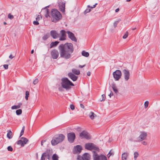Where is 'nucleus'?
Listing matches in <instances>:
<instances>
[{"mask_svg": "<svg viewBox=\"0 0 160 160\" xmlns=\"http://www.w3.org/2000/svg\"><path fill=\"white\" fill-rule=\"evenodd\" d=\"M60 57L65 59H68L72 56V54L73 52V45L70 43H66L64 44H62L58 47Z\"/></svg>", "mask_w": 160, "mask_h": 160, "instance_id": "obj_1", "label": "nucleus"}, {"mask_svg": "<svg viewBox=\"0 0 160 160\" xmlns=\"http://www.w3.org/2000/svg\"><path fill=\"white\" fill-rule=\"evenodd\" d=\"M60 13L56 9H53L51 11V20L53 22H57L62 18Z\"/></svg>", "mask_w": 160, "mask_h": 160, "instance_id": "obj_2", "label": "nucleus"}, {"mask_svg": "<svg viewBox=\"0 0 160 160\" xmlns=\"http://www.w3.org/2000/svg\"><path fill=\"white\" fill-rule=\"evenodd\" d=\"M61 80L62 86L63 88L66 90H69L71 88V86H74V85L67 78H63Z\"/></svg>", "mask_w": 160, "mask_h": 160, "instance_id": "obj_3", "label": "nucleus"}, {"mask_svg": "<svg viewBox=\"0 0 160 160\" xmlns=\"http://www.w3.org/2000/svg\"><path fill=\"white\" fill-rule=\"evenodd\" d=\"M65 138L64 136L62 134L56 136L51 141V144L52 145H56L58 143L62 142Z\"/></svg>", "mask_w": 160, "mask_h": 160, "instance_id": "obj_4", "label": "nucleus"}, {"mask_svg": "<svg viewBox=\"0 0 160 160\" xmlns=\"http://www.w3.org/2000/svg\"><path fill=\"white\" fill-rule=\"evenodd\" d=\"M85 149L89 150H94L98 151H99V149L98 147L92 143H86L85 144Z\"/></svg>", "mask_w": 160, "mask_h": 160, "instance_id": "obj_5", "label": "nucleus"}, {"mask_svg": "<svg viewBox=\"0 0 160 160\" xmlns=\"http://www.w3.org/2000/svg\"><path fill=\"white\" fill-rule=\"evenodd\" d=\"M113 75L115 80L118 81L121 78L122 76L121 72L119 70H117L113 73Z\"/></svg>", "mask_w": 160, "mask_h": 160, "instance_id": "obj_6", "label": "nucleus"}, {"mask_svg": "<svg viewBox=\"0 0 160 160\" xmlns=\"http://www.w3.org/2000/svg\"><path fill=\"white\" fill-rule=\"evenodd\" d=\"M28 141V140L27 138L22 137L21 138V140H19L17 142V143L18 145H20L22 147H23Z\"/></svg>", "mask_w": 160, "mask_h": 160, "instance_id": "obj_7", "label": "nucleus"}, {"mask_svg": "<svg viewBox=\"0 0 160 160\" xmlns=\"http://www.w3.org/2000/svg\"><path fill=\"white\" fill-rule=\"evenodd\" d=\"M77 159L78 160H90V155L88 153H85L82 157L78 156Z\"/></svg>", "mask_w": 160, "mask_h": 160, "instance_id": "obj_8", "label": "nucleus"}, {"mask_svg": "<svg viewBox=\"0 0 160 160\" xmlns=\"http://www.w3.org/2000/svg\"><path fill=\"white\" fill-rule=\"evenodd\" d=\"M79 136L82 139L84 138L86 139H89L90 138L89 134L88 132L85 131H83L80 133Z\"/></svg>", "mask_w": 160, "mask_h": 160, "instance_id": "obj_9", "label": "nucleus"}, {"mask_svg": "<svg viewBox=\"0 0 160 160\" xmlns=\"http://www.w3.org/2000/svg\"><path fill=\"white\" fill-rule=\"evenodd\" d=\"M68 140L70 143L73 142L75 138V134L73 132L69 133L68 134Z\"/></svg>", "mask_w": 160, "mask_h": 160, "instance_id": "obj_10", "label": "nucleus"}, {"mask_svg": "<svg viewBox=\"0 0 160 160\" xmlns=\"http://www.w3.org/2000/svg\"><path fill=\"white\" fill-rule=\"evenodd\" d=\"M147 135L146 132H141L138 138V141L141 142L144 140L146 138Z\"/></svg>", "mask_w": 160, "mask_h": 160, "instance_id": "obj_11", "label": "nucleus"}, {"mask_svg": "<svg viewBox=\"0 0 160 160\" xmlns=\"http://www.w3.org/2000/svg\"><path fill=\"white\" fill-rule=\"evenodd\" d=\"M51 55L53 59H57L59 56V53L57 50L54 49L52 51Z\"/></svg>", "mask_w": 160, "mask_h": 160, "instance_id": "obj_12", "label": "nucleus"}, {"mask_svg": "<svg viewBox=\"0 0 160 160\" xmlns=\"http://www.w3.org/2000/svg\"><path fill=\"white\" fill-rule=\"evenodd\" d=\"M123 72L124 78L126 81H128L130 78V72L128 70L124 69L123 70Z\"/></svg>", "mask_w": 160, "mask_h": 160, "instance_id": "obj_13", "label": "nucleus"}, {"mask_svg": "<svg viewBox=\"0 0 160 160\" xmlns=\"http://www.w3.org/2000/svg\"><path fill=\"white\" fill-rule=\"evenodd\" d=\"M66 33L68 34V37L70 39L74 42H77V39L72 32L68 31L66 32Z\"/></svg>", "mask_w": 160, "mask_h": 160, "instance_id": "obj_14", "label": "nucleus"}, {"mask_svg": "<svg viewBox=\"0 0 160 160\" xmlns=\"http://www.w3.org/2000/svg\"><path fill=\"white\" fill-rule=\"evenodd\" d=\"M59 9L62 12H64L65 7V2L60 1L58 3Z\"/></svg>", "mask_w": 160, "mask_h": 160, "instance_id": "obj_15", "label": "nucleus"}, {"mask_svg": "<svg viewBox=\"0 0 160 160\" xmlns=\"http://www.w3.org/2000/svg\"><path fill=\"white\" fill-rule=\"evenodd\" d=\"M50 35L54 39H56L59 37V34L55 30H51L50 31Z\"/></svg>", "mask_w": 160, "mask_h": 160, "instance_id": "obj_16", "label": "nucleus"}, {"mask_svg": "<svg viewBox=\"0 0 160 160\" xmlns=\"http://www.w3.org/2000/svg\"><path fill=\"white\" fill-rule=\"evenodd\" d=\"M66 32L63 30H61L60 32V34L61 36L59 38V40L63 41L66 39Z\"/></svg>", "mask_w": 160, "mask_h": 160, "instance_id": "obj_17", "label": "nucleus"}, {"mask_svg": "<svg viewBox=\"0 0 160 160\" xmlns=\"http://www.w3.org/2000/svg\"><path fill=\"white\" fill-rule=\"evenodd\" d=\"M68 76L73 81H76L78 77L76 76L72 72H69L68 73Z\"/></svg>", "mask_w": 160, "mask_h": 160, "instance_id": "obj_18", "label": "nucleus"}, {"mask_svg": "<svg viewBox=\"0 0 160 160\" xmlns=\"http://www.w3.org/2000/svg\"><path fill=\"white\" fill-rule=\"evenodd\" d=\"M75 152L74 153H80L82 149V147L79 145H77L74 148Z\"/></svg>", "mask_w": 160, "mask_h": 160, "instance_id": "obj_19", "label": "nucleus"}, {"mask_svg": "<svg viewBox=\"0 0 160 160\" xmlns=\"http://www.w3.org/2000/svg\"><path fill=\"white\" fill-rule=\"evenodd\" d=\"M93 160H100V155H99L95 151L93 152Z\"/></svg>", "mask_w": 160, "mask_h": 160, "instance_id": "obj_20", "label": "nucleus"}, {"mask_svg": "<svg viewBox=\"0 0 160 160\" xmlns=\"http://www.w3.org/2000/svg\"><path fill=\"white\" fill-rule=\"evenodd\" d=\"M45 152L46 153V158L49 160H50L51 159V157L52 155V153L51 152H50V150H49V151L47 150L46 152Z\"/></svg>", "mask_w": 160, "mask_h": 160, "instance_id": "obj_21", "label": "nucleus"}, {"mask_svg": "<svg viewBox=\"0 0 160 160\" xmlns=\"http://www.w3.org/2000/svg\"><path fill=\"white\" fill-rule=\"evenodd\" d=\"M112 89L114 92H115V93L117 94V93L118 92V90L117 88V87L116 85V84L115 83H112Z\"/></svg>", "mask_w": 160, "mask_h": 160, "instance_id": "obj_22", "label": "nucleus"}, {"mask_svg": "<svg viewBox=\"0 0 160 160\" xmlns=\"http://www.w3.org/2000/svg\"><path fill=\"white\" fill-rule=\"evenodd\" d=\"M59 43V42L58 41L52 42L50 44V48H51L53 47H56Z\"/></svg>", "mask_w": 160, "mask_h": 160, "instance_id": "obj_23", "label": "nucleus"}, {"mask_svg": "<svg viewBox=\"0 0 160 160\" xmlns=\"http://www.w3.org/2000/svg\"><path fill=\"white\" fill-rule=\"evenodd\" d=\"M128 153L124 152L122 154V160H127Z\"/></svg>", "mask_w": 160, "mask_h": 160, "instance_id": "obj_24", "label": "nucleus"}, {"mask_svg": "<svg viewBox=\"0 0 160 160\" xmlns=\"http://www.w3.org/2000/svg\"><path fill=\"white\" fill-rule=\"evenodd\" d=\"M72 73L76 75H78L80 73V72L79 70H77L75 68L72 69Z\"/></svg>", "mask_w": 160, "mask_h": 160, "instance_id": "obj_25", "label": "nucleus"}, {"mask_svg": "<svg viewBox=\"0 0 160 160\" xmlns=\"http://www.w3.org/2000/svg\"><path fill=\"white\" fill-rule=\"evenodd\" d=\"M90 118L92 119H93L95 117H96V115L93 112H91L89 115Z\"/></svg>", "mask_w": 160, "mask_h": 160, "instance_id": "obj_26", "label": "nucleus"}, {"mask_svg": "<svg viewBox=\"0 0 160 160\" xmlns=\"http://www.w3.org/2000/svg\"><path fill=\"white\" fill-rule=\"evenodd\" d=\"M82 55L83 56L87 57L89 56V53L87 52H85V51H83L82 52Z\"/></svg>", "mask_w": 160, "mask_h": 160, "instance_id": "obj_27", "label": "nucleus"}, {"mask_svg": "<svg viewBox=\"0 0 160 160\" xmlns=\"http://www.w3.org/2000/svg\"><path fill=\"white\" fill-rule=\"evenodd\" d=\"M12 132L10 130L8 131L7 134V137L9 139L12 138Z\"/></svg>", "mask_w": 160, "mask_h": 160, "instance_id": "obj_28", "label": "nucleus"}, {"mask_svg": "<svg viewBox=\"0 0 160 160\" xmlns=\"http://www.w3.org/2000/svg\"><path fill=\"white\" fill-rule=\"evenodd\" d=\"M49 7V6H48L42 9V12H44L45 13L49 12V10L47 8H48Z\"/></svg>", "mask_w": 160, "mask_h": 160, "instance_id": "obj_29", "label": "nucleus"}, {"mask_svg": "<svg viewBox=\"0 0 160 160\" xmlns=\"http://www.w3.org/2000/svg\"><path fill=\"white\" fill-rule=\"evenodd\" d=\"M50 37L49 33H47L44 35L42 37V39L43 40L45 41L48 39Z\"/></svg>", "mask_w": 160, "mask_h": 160, "instance_id": "obj_30", "label": "nucleus"}, {"mask_svg": "<svg viewBox=\"0 0 160 160\" xmlns=\"http://www.w3.org/2000/svg\"><path fill=\"white\" fill-rule=\"evenodd\" d=\"M100 160H107V157L103 154L100 155Z\"/></svg>", "mask_w": 160, "mask_h": 160, "instance_id": "obj_31", "label": "nucleus"}, {"mask_svg": "<svg viewBox=\"0 0 160 160\" xmlns=\"http://www.w3.org/2000/svg\"><path fill=\"white\" fill-rule=\"evenodd\" d=\"M58 157L56 154H54L52 156V160H58Z\"/></svg>", "mask_w": 160, "mask_h": 160, "instance_id": "obj_32", "label": "nucleus"}, {"mask_svg": "<svg viewBox=\"0 0 160 160\" xmlns=\"http://www.w3.org/2000/svg\"><path fill=\"white\" fill-rule=\"evenodd\" d=\"M46 153L44 152L42 155L41 160H45L46 158Z\"/></svg>", "mask_w": 160, "mask_h": 160, "instance_id": "obj_33", "label": "nucleus"}, {"mask_svg": "<svg viewBox=\"0 0 160 160\" xmlns=\"http://www.w3.org/2000/svg\"><path fill=\"white\" fill-rule=\"evenodd\" d=\"M121 21V20L120 19H118V20L115 22L113 23V25L114 28H116L117 24H118L119 22Z\"/></svg>", "mask_w": 160, "mask_h": 160, "instance_id": "obj_34", "label": "nucleus"}, {"mask_svg": "<svg viewBox=\"0 0 160 160\" xmlns=\"http://www.w3.org/2000/svg\"><path fill=\"white\" fill-rule=\"evenodd\" d=\"M22 113V110L21 109H18L16 111V113L17 115H20Z\"/></svg>", "mask_w": 160, "mask_h": 160, "instance_id": "obj_35", "label": "nucleus"}, {"mask_svg": "<svg viewBox=\"0 0 160 160\" xmlns=\"http://www.w3.org/2000/svg\"><path fill=\"white\" fill-rule=\"evenodd\" d=\"M29 94V92L28 91H26L25 92V98L26 100L28 99V98Z\"/></svg>", "mask_w": 160, "mask_h": 160, "instance_id": "obj_36", "label": "nucleus"}, {"mask_svg": "<svg viewBox=\"0 0 160 160\" xmlns=\"http://www.w3.org/2000/svg\"><path fill=\"white\" fill-rule=\"evenodd\" d=\"M20 108V107L18 105H14L11 107V109H18Z\"/></svg>", "mask_w": 160, "mask_h": 160, "instance_id": "obj_37", "label": "nucleus"}, {"mask_svg": "<svg viewBox=\"0 0 160 160\" xmlns=\"http://www.w3.org/2000/svg\"><path fill=\"white\" fill-rule=\"evenodd\" d=\"M25 126H24L23 127L22 130L21 131V132L20 133V135L19 137H20L22 136L23 135L24 132V131L25 130Z\"/></svg>", "mask_w": 160, "mask_h": 160, "instance_id": "obj_38", "label": "nucleus"}, {"mask_svg": "<svg viewBox=\"0 0 160 160\" xmlns=\"http://www.w3.org/2000/svg\"><path fill=\"white\" fill-rule=\"evenodd\" d=\"M134 159L135 160L136 159V158L138 157V153L137 152H134Z\"/></svg>", "mask_w": 160, "mask_h": 160, "instance_id": "obj_39", "label": "nucleus"}, {"mask_svg": "<svg viewBox=\"0 0 160 160\" xmlns=\"http://www.w3.org/2000/svg\"><path fill=\"white\" fill-rule=\"evenodd\" d=\"M149 102L148 101H146L144 103V108H147Z\"/></svg>", "mask_w": 160, "mask_h": 160, "instance_id": "obj_40", "label": "nucleus"}, {"mask_svg": "<svg viewBox=\"0 0 160 160\" xmlns=\"http://www.w3.org/2000/svg\"><path fill=\"white\" fill-rule=\"evenodd\" d=\"M91 9L90 8H87L86 10L84 11V13L85 14H86L87 13H88L90 12L91 11Z\"/></svg>", "mask_w": 160, "mask_h": 160, "instance_id": "obj_41", "label": "nucleus"}, {"mask_svg": "<svg viewBox=\"0 0 160 160\" xmlns=\"http://www.w3.org/2000/svg\"><path fill=\"white\" fill-rule=\"evenodd\" d=\"M114 154V153L113 152H112V151L111 150L108 153V154H109V156H108V158H109L110 156L111 155H113Z\"/></svg>", "mask_w": 160, "mask_h": 160, "instance_id": "obj_42", "label": "nucleus"}, {"mask_svg": "<svg viewBox=\"0 0 160 160\" xmlns=\"http://www.w3.org/2000/svg\"><path fill=\"white\" fill-rule=\"evenodd\" d=\"M128 32L127 31L125 33L124 35L123 36V39H126V38H127V37H128Z\"/></svg>", "mask_w": 160, "mask_h": 160, "instance_id": "obj_43", "label": "nucleus"}, {"mask_svg": "<svg viewBox=\"0 0 160 160\" xmlns=\"http://www.w3.org/2000/svg\"><path fill=\"white\" fill-rule=\"evenodd\" d=\"M102 99H100V101H101V102L102 101H104L105 99V94H103L102 95Z\"/></svg>", "mask_w": 160, "mask_h": 160, "instance_id": "obj_44", "label": "nucleus"}, {"mask_svg": "<svg viewBox=\"0 0 160 160\" xmlns=\"http://www.w3.org/2000/svg\"><path fill=\"white\" fill-rule=\"evenodd\" d=\"M7 149L8 151H10L11 152L13 150V149L11 146H8V147Z\"/></svg>", "mask_w": 160, "mask_h": 160, "instance_id": "obj_45", "label": "nucleus"}, {"mask_svg": "<svg viewBox=\"0 0 160 160\" xmlns=\"http://www.w3.org/2000/svg\"><path fill=\"white\" fill-rule=\"evenodd\" d=\"M8 18L12 19L13 18V16L11 14L9 13L8 15Z\"/></svg>", "mask_w": 160, "mask_h": 160, "instance_id": "obj_46", "label": "nucleus"}, {"mask_svg": "<svg viewBox=\"0 0 160 160\" xmlns=\"http://www.w3.org/2000/svg\"><path fill=\"white\" fill-rule=\"evenodd\" d=\"M38 82V79L37 78L33 82V83L34 84H36Z\"/></svg>", "mask_w": 160, "mask_h": 160, "instance_id": "obj_47", "label": "nucleus"}, {"mask_svg": "<svg viewBox=\"0 0 160 160\" xmlns=\"http://www.w3.org/2000/svg\"><path fill=\"white\" fill-rule=\"evenodd\" d=\"M40 17L39 15H38L36 18V20L38 21L40 19Z\"/></svg>", "mask_w": 160, "mask_h": 160, "instance_id": "obj_48", "label": "nucleus"}, {"mask_svg": "<svg viewBox=\"0 0 160 160\" xmlns=\"http://www.w3.org/2000/svg\"><path fill=\"white\" fill-rule=\"evenodd\" d=\"M70 108L72 110H73L75 109L74 106L72 104L70 105Z\"/></svg>", "mask_w": 160, "mask_h": 160, "instance_id": "obj_49", "label": "nucleus"}, {"mask_svg": "<svg viewBox=\"0 0 160 160\" xmlns=\"http://www.w3.org/2000/svg\"><path fill=\"white\" fill-rule=\"evenodd\" d=\"M33 24L35 25H38L39 24V23L38 21L36 20V21H34L33 22Z\"/></svg>", "mask_w": 160, "mask_h": 160, "instance_id": "obj_50", "label": "nucleus"}, {"mask_svg": "<svg viewBox=\"0 0 160 160\" xmlns=\"http://www.w3.org/2000/svg\"><path fill=\"white\" fill-rule=\"evenodd\" d=\"M15 56V55H12V54H11L9 56V58L11 59H12L13 58H14Z\"/></svg>", "mask_w": 160, "mask_h": 160, "instance_id": "obj_51", "label": "nucleus"}, {"mask_svg": "<svg viewBox=\"0 0 160 160\" xmlns=\"http://www.w3.org/2000/svg\"><path fill=\"white\" fill-rule=\"evenodd\" d=\"M3 67L5 69H7L8 68V65L7 64H5L3 65Z\"/></svg>", "mask_w": 160, "mask_h": 160, "instance_id": "obj_52", "label": "nucleus"}, {"mask_svg": "<svg viewBox=\"0 0 160 160\" xmlns=\"http://www.w3.org/2000/svg\"><path fill=\"white\" fill-rule=\"evenodd\" d=\"M142 144L144 145H146L147 144V142L145 141H143L142 142Z\"/></svg>", "mask_w": 160, "mask_h": 160, "instance_id": "obj_53", "label": "nucleus"}, {"mask_svg": "<svg viewBox=\"0 0 160 160\" xmlns=\"http://www.w3.org/2000/svg\"><path fill=\"white\" fill-rule=\"evenodd\" d=\"M108 96H109L110 98H111V96H113V93L112 92H111L108 95Z\"/></svg>", "mask_w": 160, "mask_h": 160, "instance_id": "obj_54", "label": "nucleus"}, {"mask_svg": "<svg viewBox=\"0 0 160 160\" xmlns=\"http://www.w3.org/2000/svg\"><path fill=\"white\" fill-rule=\"evenodd\" d=\"M49 12L45 13V16L46 17L48 18V16H49Z\"/></svg>", "mask_w": 160, "mask_h": 160, "instance_id": "obj_55", "label": "nucleus"}, {"mask_svg": "<svg viewBox=\"0 0 160 160\" xmlns=\"http://www.w3.org/2000/svg\"><path fill=\"white\" fill-rule=\"evenodd\" d=\"M80 107L82 108H84V105L82 104H80Z\"/></svg>", "mask_w": 160, "mask_h": 160, "instance_id": "obj_56", "label": "nucleus"}, {"mask_svg": "<svg viewBox=\"0 0 160 160\" xmlns=\"http://www.w3.org/2000/svg\"><path fill=\"white\" fill-rule=\"evenodd\" d=\"M91 75V72L89 71L87 73V75L88 76H90Z\"/></svg>", "mask_w": 160, "mask_h": 160, "instance_id": "obj_57", "label": "nucleus"}, {"mask_svg": "<svg viewBox=\"0 0 160 160\" xmlns=\"http://www.w3.org/2000/svg\"><path fill=\"white\" fill-rule=\"evenodd\" d=\"M87 7L88 8H90V9H91L94 8H93V6L92 7H91V6H90V5H88L87 6Z\"/></svg>", "mask_w": 160, "mask_h": 160, "instance_id": "obj_58", "label": "nucleus"}, {"mask_svg": "<svg viewBox=\"0 0 160 160\" xmlns=\"http://www.w3.org/2000/svg\"><path fill=\"white\" fill-rule=\"evenodd\" d=\"M85 66V65H84L82 66L80 65L79 66V67L80 68H82L84 67Z\"/></svg>", "mask_w": 160, "mask_h": 160, "instance_id": "obj_59", "label": "nucleus"}, {"mask_svg": "<svg viewBox=\"0 0 160 160\" xmlns=\"http://www.w3.org/2000/svg\"><path fill=\"white\" fill-rule=\"evenodd\" d=\"M119 10V8H117L116 10H115V12H118Z\"/></svg>", "mask_w": 160, "mask_h": 160, "instance_id": "obj_60", "label": "nucleus"}, {"mask_svg": "<svg viewBox=\"0 0 160 160\" xmlns=\"http://www.w3.org/2000/svg\"><path fill=\"white\" fill-rule=\"evenodd\" d=\"M98 4L97 3H96L95 5L93 6V8H95L96 7V5Z\"/></svg>", "mask_w": 160, "mask_h": 160, "instance_id": "obj_61", "label": "nucleus"}, {"mask_svg": "<svg viewBox=\"0 0 160 160\" xmlns=\"http://www.w3.org/2000/svg\"><path fill=\"white\" fill-rule=\"evenodd\" d=\"M22 105V103L21 102H20L18 103V106H19L20 107V106Z\"/></svg>", "mask_w": 160, "mask_h": 160, "instance_id": "obj_62", "label": "nucleus"}, {"mask_svg": "<svg viewBox=\"0 0 160 160\" xmlns=\"http://www.w3.org/2000/svg\"><path fill=\"white\" fill-rule=\"evenodd\" d=\"M46 142V140H42V143H44V142Z\"/></svg>", "mask_w": 160, "mask_h": 160, "instance_id": "obj_63", "label": "nucleus"}, {"mask_svg": "<svg viewBox=\"0 0 160 160\" xmlns=\"http://www.w3.org/2000/svg\"><path fill=\"white\" fill-rule=\"evenodd\" d=\"M34 52V50H32V51H31V53L32 54H33Z\"/></svg>", "mask_w": 160, "mask_h": 160, "instance_id": "obj_64", "label": "nucleus"}]
</instances>
